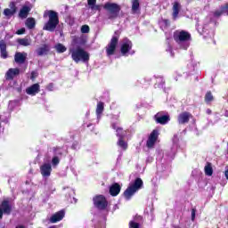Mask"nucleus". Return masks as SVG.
Masks as SVG:
<instances>
[{
    "mask_svg": "<svg viewBox=\"0 0 228 228\" xmlns=\"http://www.w3.org/2000/svg\"><path fill=\"white\" fill-rule=\"evenodd\" d=\"M173 38L180 49H188L191 42V34L186 30H176L173 34Z\"/></svg>",
    "mask_w": 228,
    "mask_h": 228,
    "instance_id": "1",
    "label": "nucleus"
},
{
    "mask_svg": "<svg viewBox=\"0 0 228 228\" xmlns=\"http://www.w3.org/2000/svg\"><path fill=\"white\" fill-rule=\"evenodd\" d=\"M48 17V22L45 23L43 29L45 31L53 32L56 29L57 26L60 24V18L58 17V12L49 10L45 11L44 13V19Z\"/></svg>",
    "mask_w": 228,
    "mask_h": 228,
    "instance_id": "2",
    "label": "nucleus"
},
{
    "mask_svg": "<svg viewBox=\"0 0 228 228\" xmlns=\"http://www.w3.org/2000/svg\"><path fill=\"white\" fill-rule=\"evenodd\" d=\"M69 53L75 63H79V61L86 63V61L90 60V54H88L85 49L81 48V46H74L73 48L69 49Z\"/></svg>",
    "mask_w": 228,
    "mask_h": 228,
    "instance_id": "3",
    "label": "nucleus"
},
{
    "mask_svg": "<svg viewBox=\"0 0 228 228\" xmlns=\"http://www.w3.org/2000/svg\"><path fill=\"white\" fill-rule=\"evenodd\" d=\"M143 188V181L142 178H136L134 183H131L127 189L124 191V197L126 200H130L138 190Z\"/></svg>",
    "mask_w": 228,
    "mask_h": 228,
    "instance_id": "4",
    "label": "nucleus"
},
{
    "mask_svg": "<svg viewBox=\"0 0 228 228\" xmlns=\"http://www.w3.org/2000/svg\"><path fill=\"white\" fill-rule=\"evenodd\" d=\"M103 8L108 12V19L110 20L117 19V17L120 15V10H122L120 5H118V4L110 2L106 3Z\"/></svg>",
    "mask_w": 228,
    "mask_h": 228,
    "instance_id": "5",
    "label": "nucleus"
},
{
    "mask_svg": "<svg viewBox=\"0 0 228 228\" xmlns=\"http://www.w3.org/2000/svg\"><path fill=\"white\" fill-rule=\"evenodd\" d=\"M154 120L157 124L165 126V124H168V122H170V116L167 112L161 111L154 116Z\"/></svg>",
    "mask_w": 228,
    "mask_h": 228,
    "instance_id": "6",
    "label": "nucleus"
},
{
    "mask_svg": "<svg viewBox=\"0 0 228 228\" xmlns=\"http://www.w3.org/2000/svg\"><path fill=\"white\" fill-rule=\"evenodd\" d=\"M93 200L97 209H106L108 207V200H106V198L102 195L95 196Z\"/></svg>",
    "mask_w": 228,
    "mask_h": 228,
    "instance_id": "7",
    "label": "nucleus"
},
{
    "mask_svg": "<svg viewBox=\"0 0 228 228\" xmlns=\"http://www.w3.org/2000/svg\"><path fill=\"white\" fill-rule=\"evenodd\" d=\"M10 215L12 213V204H10V200H4L0 205V219L3 218V214Z\"/></svg>",
    "mask_w": 228,
    "mask_h": 228,
    "instance_id": "8",
    "label": "nucleus"
},
{
    "mask_svg": "<svg viewBox=\"0 0 228 228\" xmlns=\"http://www.w3.org/2000/svg\"><path fill=\"white\" fill-rule=\"evenodd\" d=\"M117 44H118V37H113L110 40V43L107 46V54L108 56H111L115 53V50L117 49Z\"/></svg>",
    "mask_w": 228,
    "mask_h": 228,
    "instance_id": "9",
    "label": "nucleus"
},
{
    "mask_svg": "<svg viewBox=\"0 0 228 228\" xmlns=\"http://www.w3.org/2000/svg\"><path fill=\"white\" fill-rule=\"evenodd\" d=\"M132 48L133 43L129 39L124 38L121 44V54H123V56H126V54H127V53H129Z\"/></svg>",
    "mask_w": 228,
    "mask_h": 228,
    "instance_id": "10",
    "label": "nucleus"
},
{
    "mask_svg": "<svg viewBox=\"0 0 228 228\" xmlns=\"http://www.w3.org/2000/svg\"><path fill=\"white\" fill-rule=\"evenodd\" d=\"M159 135V133H158V130H153L151 132V134H150L148 141H147V147L149 149H152V147H154Z\"/></svg>",
    "mask_w": 228,
    "mask_h": 228,
    "instance_id": "11",
    "label": "nucleus"
},
{
    "mask_svg": "<svg viewBox=\"0 0 228 228\" xmlns=\"http://www.w3.org/2000/svg\"><path fill=\"white\" fill-rule=\"evenodd\" d=\"M33 8V5L29 4L28 2L26 3L25 5L22 6V8L20 11L19 17L20 19H26L29 12H31V9Z\"/></svg>",
    "mask_w": 228,
    "mask_h": 228,
    "instance_id": "12",
    "label": "nucleus"
},
{
    "mask_svg": "<svg viewBox=\"0 0 228 228\" xmlns=\"http://www.w3.org/2000/svg\"><path fill=\"white\" fill-rule=\"evenodd\" d=\"M41 175L43 177H49L51 175V172H53V167L49 163H45L40 167Z\"/></svg>",
    "mask_w": 228,
    "mask_h": 228,
    "instance_id": "13",
    "label": "nucleus"
},
{
    "mask_svg": "<svg viewBox=\"0 0 228 228\" xmlns=\"http://www.w3.org/2000/svg\"><path fill=\"white\" fill-rule=\"evenodd\" d=\"M64 216L65 211L61 210L51 216L50 222L51 224H56V222H61V220H63Z\"/></svg>",
    "mask_w": 228,
    "mask_h": 228,
    "instance_id": "14",
    "label": "nucleus"
},
{
    "mask_svg": "<svg viewBox=\"0 0 228 228\" xmlns=\"http://www.w3.org/2000/svg\"><path fill=\"white\" fill-rule=\"evenodd\" d=\"M26 58H28V53H20L18 52L14 55V61L16 63L22 64L26 61Z\"/></svg>",
    "mask_w": 228,
    "mask_h": 228,
    "instance_id": "15",
    "label": "nucleus"
},
{
    "mask_svg": "<svg viewBox=\"0 0 228 228\" xmlns=\"http://www.w3.org/2000/svg\"><path fill=\"white\" fill-rule=\"evenodd\" d=\"M191 114L190 112H182L178 116V123L179 124H188L190 122V118Z\"/></svg>",
    "mask_w": 228,
    "mask_h": 228,
    "instance_id": "16",
    "label": "nucleus"
},
{
    "mask_svg": "<svg viewBox=\"0 0 228 228\" xmlns=\"http://www.w3.org/2000/svg\"><path fill=\"white\" fill-rule=\"evenodd\" d=\"M224 13L228 14V4H226L224 6H222L220 10H217L215 12L210 13V16L218 19V17L224 15Z\"/></svg>",
    "mask_w": 228,
    "mask_h": 228,
    "instance_id": "17",
    "label": "nucleus"
},
{
    "mask_svg": "<svg viewBox=\"0 0 228 228\" xmlns=\"http://www.w3.org/2000/svg\"><path fill=\"white\" fill-rule=\"evenodd\" d=\"M20 74V69H10L5 74V79H13V77Z\"/></svg>",
    "mask_w": 228,
    "mask_h": 228,
    "instance_id": "18",
    "label": "nucleus"
},
{
    "mask_svg": "<svg viewBox=\"0 0 228 228\" xmlns=\"http://www.w3.org/2000/svg\"><path fill=\"white\" fill-rule=\"evenodd\" d=\"M38 92H40V85L38 84H34L26 89L28 95H35Z\"/></svg>",
    "mask_w": 228,
    "mask_h": 228,
    "instance_id": "19",
    "label": "nucleus"
},
{
    "mask_svg": "<svg viewBox=\"0 0 228 228\" xmlns=\"http://www.w3.org/2000/svg\"><path fill=\"white\" fill-rule=\"evenodd\" d=\"M121 187L118 183H113L110 188V193L112 197H117L120 193Z\"/></svg>",
    "mask_w": 228,
    "mask_h": 228,
    "instance_id": "20",
    "label": "nucleus"
},
{
    "mask_svg": "<svg viewBox=\"0 0 228 228\" xmlns=\"http://www.w3.org/2000/svg\"><path fill=\"white\" fill-rule=\"evenodd\" d=\"M0 53H1V58L4 60H6L8 58V52H6V42L4 40L0 41Z\"/></svg>",
    "mask_w": 228,
    "mask_h": 228,
    "instance_id": "21",
    "label": "nucleus"
},
{
    "mask_svg": "<svg viewBox=\"0 0 228 228\" xmlns=\"http://www.w3.org/2000/svg\"><path fill=\"white\" fill-rule=\"evenodd\" d=\"M50 48L48 45H44L43 46L37 48L36 50V53L37 54V56H45V54H47V53H49Z\"/></svg>",
    "mask_w": 228,
    "mask_h": 228,
    "instance_id": "22",
    "label": "nucleus"
},
{
    "mask_svg": "<svg viewBox=\"0 0 228 228\" xmlns=\"http://www.w3.org/2000/svg\"><path fill=\"white\" fill-rule=\"evenodd\" d=\"M179 12H181V4L179 2H175L173 4V19L175 20L179 15Z\"/></svg>",
    "mask_w": 228,
    "mask_h": 228,
    "instance_id": "23",
    "label": "nucleus"
},
{
    "mask_svg": "<svg viewBox=\"0 0 228 228\" xmlns=\"http://www.w3.org/2000/svg\"><path fill=\"white\" fill-rule=\"evenodd\" d=\"M112 129H116L117 136L119 139H122V138H124V136H126V133L124 132V130L120 127H118L117 124H115V123L112 124Z\"/></svg>",
    "mask_w": 228,
    "mask_h": 228,
    "instance_id": "24",
    "label": "nucleus"
},
{
    "mask_svg": "<svg viewBox=\"0 0 228 228\" xmlns=\"http://www.w3.org/2000/svg\"><path fill=\"white\" fill-rule=\"evenodd\" d=\"M16 12H17V9L15 8V5H13L12 9H4V15H5V17H8V19H10V17H12V15H15Z\"/></svg>",
    "mask_w": 228,
    "mask_h": 228,
    "instance_id": "25",
    "label": "nucleus"
},
{
    "mask_svg": "<svg viewBox=\"0 0 228 228\" xmlns=\"http://www.w3.org/2000/svg\"><path fill=\"white\" fill-rule=\"evenodd\" d=\"M139 10H140V2L138 0H132L133 13H138Z\"/></svg>",
    "mask_w": 228,
    "mask_h": 228,
    "instance_id": "26",
    "label": "nucleus"
},
{
    "mask_svg": "<svg viewBox=\"0 0 228 228\" xmlns=\"http://www.w3.org/2000/svg\"><path fill=\"white\" fill-rule=\"evenodd\" d=\"M37 22L35 21V18H28L26 20V26L28 29H33L35 28Z\"/></svg>",
    "mask_w": 228,
    "mask_h": 228,
    "instance_id": "27",
    "label": "nucleus"
},
{
    "mask_svg": "<svg viewBox=\"0 0 228 228\" xmlns=\"http://www.w3.org/2000/svg\"><path fill=\"white\" fill-rule=\"evenodd\" d=\"M102 111H104V102H100L97 103V107H96V115L99 118V117H101V114L102 113Z\"/></svg>",
    "mask_w": 228,
    "mask_h": 228,
    "instance_id": "28",
    "label": "nucleus"
},
{
    "mask_svg": "<svg viewBox=\"0 0 228 228\" xmlns=\"http://www.w3.org/2000/svg\"><path fill=\"white\" fill-rule=\"evenodd\" d=\"M97 0H87V4L90 6V9L94 11L99 10V5H95Z\"/></svg>",
    "mask_w": 228,
    "mask_h": 228,
    "instance_id": "29",
    "label": "nucleus"
},
{
    "mask_svg": "<svg viewBox=\"0 0 228 228\" xmlns=\"http://www.w3.org/2000/svg\"><path fill=\"white\" fill-rule=\"evenodd\" d=\"M18 44L20 45H23L24 47H28V45H31V41L27 38L18 39Z\"/></svg>",
    "mask_w": 228,
    "mask_h": 228,
    "instance_id": "30",
    "label": "nucleus"
},
{
    "mask_svg": "<svg viewBox=\"0 0 228 228\" xmlns=\"http://www.w3.org/2000/svg\"><path fill=\"white\" fill-rule=\"evenodd\" d=\"M205 174L206 175H213V167H211V163H208L205 166Z\"/></svg>",
    "mask_w": 228,
    "mask_h": 228,
    "instance_id": "31",
    "label": "nucleus"
},
{
    "mask_svg": "<svg viewBox=\"0 0 228 228\" xmlns=\"http://www.w3.org/2000/svg\"><path fill=\"white\" fill-rule=\"evenodd\" d=\"M54 48L56 49L57 53H65L67 51V47L63 45L62 44H57Z\"/></svg>",
    "mask_w": 228,
    "mask_h": 228,
    "instance_id": "32",
    "label": "nucleus"
},
{
    "mask_svg": "<svg viewBox=\"0 0 228 228\" xmlns=\"http://www.w3.org/2000/svg\"><path fill=\"white\" fill-rule=\"evenodd\" d=\"M213 101V94H211V92H208L205 95V102H207V104H209V102H211Z\"/></svg>",
    "mask_w": 228,
    "mask_h": 228,
    "instance_id": "33",
    "label": "nucleus"
},
{
    "mask_svg": "<svg viewBox=\"0 0 228 228\" xmlns=\"http://www.w3.org/2000/svg\"><path fill=\"white\" fill-rule=\"evenodd\" d=\"M118 145L119 147H121V149H123L124 151H126V149H127V142H126L124 140L119 139L118 142Z\"/></svg>",
    "mask_w": 228,
    "mask_h": 228,
    "instance_id": "34",
    "label": "nucleus"
},
{
    "mask_svg": "<svg viewBox=\"0 0 228 228\" xmlns=\"http://www.w3.org/2000/svg\"><path fill=\"white\" fill-rule=\"evenodd\" d=\"M60 164V158H58V156H54L52 159V165L53 167H56V165Z\"/></svg>",
    "mask_w": 228,
    "mask_h": 228,
    "instance_id": "35",
    "label": "nucleus"
},
{
    "mask_svg": "<svg viewBox=\"0 0 228 228\" xmlns=\"http://www.w3.org/2000/svg\"><path fill=\"white\" fill-rule=\"evenodd\" d=\"M81 33H90V27L88 25L82 26Z\"/></svg>",
    "mask_w": 228,
    "mask_h": 228,
    "instance_id": "36",
    "label": "nucleus"
},
{
    "mask_svg": "<svg viewBox=\"0 0 228 228\" xmlns=\"http://www.w3.org/2000/svg\"><path fill=\"white\" fill-rule=\"evenodd\" d=\"M129 225H130V228H140V224L134 221H130Z\"/></svg>",
    "mask_w": 228,
    "mask_h": 228,
    "instance_id": "37",
    "label": "nucleus"
},
{
    "mask_svg": "<svg viewBox=\"0 0 228 228\" xmlns=\"http://www.w3.org/2000/svg\"><path fill=\"white\" fill-rule=\"evenodd\" d=\"M36 77H38V72L37 71H32L31 72V76H30V79H36Z\"/></svg>",
    "mask_w": 228,
    "mask_h": 228,
    "instance_id": "38",
    "label": "nucleus"
},
{
    "mask_svg": "<svg viewBox=\"0 0 228 228\" xmlns=\"http://www.w3.org/2000/svg\"><path fill=\"white\" fill-rule=\"evenodd\" d=\"M17 35H24L26 33V28H22L17 30Z\"/></svg>",
    "mask_w": 228,
    "mask_h": 228,
    "instance_id": "39",
    "label": "nucleus"
},
{
    "mask_svg": "<svg viewBox=\"0 0 228 228\" xmlns=\"http://www.w3.org/2000/svg\"><path fill=\"white\" fill-rule=\"evenodd\" d=\"M197 210H195V208H192L191 209V220L193 222V220H195V213H196Z\"/></svg>",
    "mask_w": 228,
    "mask_h": 228,
    "instance_id": "40",
    "label": "nucleus"
},
{
    "mask_svg": "<svg viewBox=\"0 0 228 228\" xmlns=\"http://www.w3.org/2000/svg\"><path fill=\"white\" fill-rule=\"evenodd\" d=\"M167 52H170L171 56H174V53H172V46L168 45V48L167 49Z\"/></svg>",
    "mask_w": 228,
    "mask_h": 228,
    "instance_id": "41",
    "label": "nucleus"
},
{
    "mask_svg": "<svg viewBox=\"0 0 228 228\" xmlns=\"http://www.w3.org/2000/svg\"><path fill=\"white\" fill-rule=\"evenodd\" d=\"M134 220H135V222H140V220H142V217L140 216H136L134 217Z\"/></svg>",
    "mask_w": 228,
    "mask_h": 228,
    "instance_id": "42",
    "label": "nucleus"
},
{
    "mask_svg": "<svg viewBox=\"0 0 228 228\" xmlns=\"http://www.w3.org/2000/svg\"><path fill=\"white\" fill-rule=\"evenodd\" d=\"M159 82H160L161 85H165V81L163 80V77H159Z\"/></svg>",
    "mask_w": 228,
    "mask_h": 228,
    "instance_id": "43",
    "label": "nucleus"
},
{
    "mask_svg": "<svg viewBox=\"0 0 228 228\" xmlns=\"http://www.w3.org/2000/svg\"><path fill=\"white\" fill-rule=\"evenodd\" d=\"M206 113H207V115H211V113H212L211 109H208L206 110Z\"/></svg>",
    "mask_w": 228,
    "mask_h": 228,
    "instance_id": "44",
    "label": "nucleus"
},
{
    "mask_svg": "<svg viewBox=\"0 0 228 228\" xmlns=\"http://www.w3.org/2000/svg\"><path fill=\"white\" fill-rule=\"evenodd\" d=\"M224 117H228V111L227 110L224 113Z\"/></svg>",
    "mask_w": 228,
    "mask_h": 228,
    "instance_id": "45",
    "label": "nucleus"
},
{
    "mask_svg": "<svg viewBox=\"0 0 228 228\" xmlns=\"http://www.w3.org/2000/svg\"><path fill=\"white\" fill-rule=\"evenodd\" d=\"M16 228H24V226L20 225V226H17Z\"/></svg>",
    "mask_w": 228,
    "mask_h": 228,
    "instance_id": "46",
    "label": "nucleus"
},
{
    "mask_svg": "<svg viewBox=\"0 0 228 228\" xmlns=\"http://www.w3.org/2000/svg\"><path fill=\"white\" fill-rule=\"evenodd\" d=\"M49 228H56V227H54V226H51V227H49Z\"/></svg>",
    "mask_w": 228,
    "mask_h": 228,
    "instance_id": "47",
    "label": "nucleus"
},
{
    "mask_svg": "<svg viewBox=\"0 0 228 228\" xmlns=\"http://www.w3.org/2000/svg\"><path fill=\"white\" fill-rule=\"evenodd\" d=\"M49 90H53L51 87H48Z\"/></svg>",
    "mask_w": 228,
    "mask_h": 228,
    "instance_id": "48",
    "label": "nucleus"
},
{
    "mask_svg": "<svg viewBox=\"0 0 228 228\" xmlns=\"http://www.w3.org/2000/svg\"><path fill=\"white\" fill-rule=\"evenodd\" d=\"M48 88H52L51 86H49Z\"/></svg>",
    "mask_w": 228,
    "mask_h": 228,
    "instance_id": "49",
    "label": "nucleus"
}]
</instances>
